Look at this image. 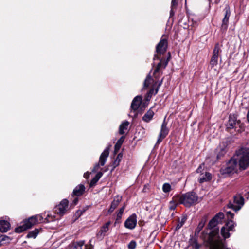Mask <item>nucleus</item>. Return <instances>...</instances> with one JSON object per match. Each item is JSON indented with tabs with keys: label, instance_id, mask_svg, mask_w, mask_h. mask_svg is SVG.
I'll return each mask as SVG.
<instances>
[{
	"label": "nucleus",
	"instance_id": "1",
	"mask_svg": "<svg viewBox=\"0 0 249 249\" xmlns=\"http://www.w3.org/2000/svg\"><path fill=\"white\" fill-rule=\"evenodd\" d=\"M209 249H231L225 247L224 240L222 239L218 234V230H213L209 234L208 239Z\"/></svg>",
	"mask_w": 249,
	"mask_h": 249
},
{
	"label": "nucleus",
	"instance_id": "2",
	"mask_svg": "<svg viewBox=\"0 0 249 249\" xmlns=\"http://www.w3.org/2000/svg\"><path fill=\"white\" fill-rule=\"evenodd\" d=\"M45 214L41 215H36L29 218L28 220L24 221L28 229L32 227L35 224L40 222H50L55 220V216L47 214L46 217Z\"/></svg>",
	"mask_w": 249,
	"mask_h": 249
},
{
	"label": "nucleus",
	"instance_id": "3",
	"mask_svg": "<svg viewBox=\"0 0 249 249\" xmlns=\"http://www.w3.org/2000/svg\"><path fill=\"white\" fill-rule=\"evenodd\" d=\"M175 200L178 199V203L186 207H190L196 203L198 199L197 196L193 192H189L181 196H177Z\"/></svg>",
	"mask_w": 249,
	"mask_h": 249
},
{
	"label": "nucleus",
	"instance_id": "4",
	"mask_svg": "<svg viewBox=\"0 0 249 249\" xmlns=\"http://www.w3.org/2000/svg\"><path fill=\"white\" fill-rule=\"evenodd\" d=\"M235 156L237 159L239 168L245 169L249 165V151L248 150L242 149Z\"/></svg>",
	"mask_w": 249,
	"mask_h": 249
},
{
	"label": "nucleus",
	"instance_id": "5",
	"mask_svg": "<svg viewBox=\"0 0 249 249\" xmlns=\"http://www.w3.org/2000/svg\"><path fill=\"white\" fill-rule=\"evenodd\" d=\"M162 82V79L159 82L158 86L155 89L157 82L154 83V81L152 79L150 75L147 76L144 82V88H147L151 84L152 85V88L149 90L148 93V97H151L152 95H155L158 93L159 88L161 86Z\"/></svg>",
	"mask_w": 249,
	"mask_h": 249
},
{
	"label": "nucleus",
	"instance_id": "6",
	"mask_svg": "<svg viewBox=\"0 0 249 249\" xmlns=\"http://www.w3.org/2000/svg\"><path fill=\"white\" fill-rule=\"evenodd\" d=\"M238 167L239 164L237 162V159L234 156L229 160L226 167L221 169V172L223 174L236 172Z\"/></svg>",
	"mask_w": 249,
	"mask_h": 249
},
{
	"label": "nucleus",
	"instance_id": "7",
	"mask_svg": "<svg viewBox=\"0 0 249 249\" xmlns=\"http://www.w3.org/2000/svg\"><path fill=\"white\" fill-rule=\"evenodd\" d=\"M244 204V199L240 195H236L234 196L233 202H230L228 205L229 208L235 211L239 210Z\"/></svg>",
	"mask_w": 249,
	"mask_h": 249
},
{
	"label": "nucleus",
	"instance_id": "8",
	"mask_svg": "<svg viewBox=\"0 0 249 249\" xmlns=\"http://www.w3.org/2000/svg\"><path fill=\"white\" fill-rule=\"evenodd\" d=\"M69 202L66 199L62 200L60 203L55 207V212L60 216L63 215L68 210Z\"/></svg>",
	"mask_w": 249,
	"mask_h": 249
},
{
	"label": "nucleus",
	"instance_id": "9",
	"mask_svg": "<svg viewBox=\"0 0 249 249\" xmlns=\"http://www.w3.org/2000/svg\"><path fill=\"white\" fill-rule=\"evenodd\" d=\"M235 226V223L231 220L228 221L225 226L221 229V234L223 237L225 239L230 237L229 232L232 231Z\"/></svg>",
	"mask_w": 249,
	"mask_h": 249
},
{
	"label": "nucleus",
	"instance_id": "10",
	"mask_svg": "<svg viewBox=\"0 0 249 249\" xmlns=\"http://www.w3.org/2000/svg\"><path fill=\"white\" fill-rule=\"evenodd\" d=\"M220 52V47L219 44L217 43L215 44V47L214 48L213 53V55L210 62V64L211 67H213L217 65L219 54Z\"/></svg>",
	"mask_w": 249,
	"mask_h": 249
},
{
	"label": "nucleus",
	"instance_id": "11",
	"mask_svg": "<svg viewBox=\"0 0 249 249\" xmlns=\"http://www.w3.org/2000/svg\"><path fill=\"white\" fill-rule=\"evenodd\" d=\"M241 127V124L240 120H237V118L234 116L230 115L228 122L226 124V128L228 129Z\"/></svg>",
	"mask_w": 249,
	"mask_h": 249
},
{
	"label": "nucleus",
	"instance_id": "12",
	"mask_svg": "<svg viewBox=\"0 0 249 249\" xmlns=\"http://www.w3.org/2000/svg\"><path fill=\"white\" fill-rule=\"evenodd\" d=\"M109 148L107 147L106 148L104 151L102 152L101 155L100 156L99 158V163L97 164L94 168V170L96 171L98 170L99 168L100 165L101 166H104L106 163V161L107 160V158L108 157L109 155Z\"/></svg>",
	"mask_w": 249,
	"mask_h": 249
},
{
	"label": "nucleus",
	"instance_id": "13",
	"mask_svg": "<svg viewBox=\"0 0 249 249\" xmlns=\"http://www.w3.org/2000/svg\"><path fill=\"white\" fill-rule=\"evenodd\" d=\"M137 222L136 215L133 214L126 220L124 225L126 228L132 230L135 228Z\"/></svg>",
	"mask_w": 249,
	"mask_h": 249
},
{
	"label": "nucleus",
	"instance_id": "14",
	"mask_svg": "<svg viewBox=\"0 0 249 249\" xmlns=\"http://www.w3.org/2000/svg\"><path fill=\"white\" fill-rule=\"evenodd\" d=\"M167 124L164 121L161 125V130L160 133L159 135L158 139L157 142V143H160L163 139L168 135L169 130L167 127Z\"/></svg>",
	"mask_w": 249,
	"mask_h": 249
},
{
	"label": "nucleus",
	"instance_id": "15",
	"mask_svg": "<svg viewBox=\"0 0 249 249\" xmlns=\"http://www.w3.org/2000/svg\"><path fill=\"white\" fill-rule=\"evenodd\" d=\"M224 218V214L222 213H218L209 223V228H214L219 222H221Z\"/></svg>",
	"mask_w": 249,
	"mask_h": 249
},
{
	"label": "nucleus",
	"instance_id": "16",
	"mask_svg": "<svg viewBox=\"0 0 249 249\" xmlns=\"http://www.w3.org/2000/svg\"><path fill=\"white\" fill-rule=\"evenodd\" d=\"M167 47V41L166 38H162L156 47V52L158 54H162L166 51Z\"/></svg>",
	"mask_w": 249,
	"mask_h": 249
},
{
	"label": "nucleus",
	"instance_id": "17",
	"mask_svg": "<svg viewBox=\"0 0 249 249\" xmlns=\"http://www.w3.org/2000/svg\"><path fill=\"white\" fill-rule=\"evenodd\" d=\"M111 224L110 221L107 222L105 224L103 225L100 231L97 233V236L100 238H103L106 235V233L109 230V226Z\"/></svg>",
	"mask_w": 249,
	"mask_h": 249
},
{
	"label": "nucleus",
	"instance_id": "18",
	"mask_svg": "<svg viewBox=\"0 0 249 249\" xmlns=\"http://www.w3.org/2000/svg\"><path fill=\"white\" fill-rule=\"evenodd\" d=\"M122 197L121 196H116L112 202L111 203L110 208L108 210L109 213H112L118 206L119 203L121 201Z\"/></svg>",
	"mask_w": 249,
	"mask_h": 249
},
{
	"label": "nucleus",
	"instance_id": "19",
	"mask_svg": "<svg viewBox=\"0 0 249 249\" xmlns=\"http://www.w3.org/2000/svg\"><path fill=\"white\" fill-rule=\"evenodd\" d=\"M225 17L222 21V28H224L225 29L227 28V25L228 23L229 18L230 16L231 12L230 8L228 6H227L225 8Z\"/></svg>",
	"mask_w": 249,
	"mask_h": 249
},
{
	"label": "nucleus",
	"instance_id": "20",
	"mask_svg": "<svg viewBox=\"0 0 249 249\" xmlns=\"http://www.w3.org/2000/svg\"><path fill=\"white\" fill-rule=\"evenodd\" d=\"M142 97L141 96H137V97H136L133 100L132 103H131V107L132 109H133L134 110H137L141 102H142Z\"/></svg>",
	"mask_w": 249,
	"mask_h": 249
},
{
	"label": "nucleus",
	"instance_id": "21",
	"mask_svg": "<svg viewBox=\"0 0 249 249\" xmlns=\"http://www.w3.org/2000/svg\"><path fill=\"white\" fill-rule=\"evenodd\" d=\"M167 64V61H166L165 63L162 62V60H160V62L158 64L155 71L154 72V75L155 76L156 78H157L160 72V69L163 67V68H165Z\"/></svg>",
	"mask_w": 249,
	"mask_h": 249
},
{
	"label": "nucleus",
	"instance_id": "22",
	"mask_svg": "<svg viewBox=\"0 0 249 249\" xmlns=\"http://www.w3.org/2000/svg\"><path fill=\"white\" fill-rule=\"evenodd\" d=\"M10 228V223L5 220H0V231L7 232Z\"/></svg>",
	"mask_w": 249,
	"mask_h": 249
},
{
	"label": "nucleus",
	"instance_id": "23",
	"mask_svg": "<svg viewBox=\"0 0 249 249\" xmlns=\"http://www.w3.org/2000/svg\"><path fill=\"white\" fill-rule=\"evenodd\" d=\"M85 187L84 185L80 184L77 186L74 189L73 194L76 196H79L82 195L85 191Z\"/></svg>",
	"mask_w": 249,
	"mask_h": 249
},
{
	"label": "nucleus",
	"instance_id": "24",
	"mask_svg": "<svg viewBox=\"0 0 249 249\" xmlns=\"http://www.w3.org/2000/svg\"><path fill=\"white\" fill-rule=\"evenodd\" d=\"M154 114V112L151 109H149L143 116L142 120L146 122H148L152 119Z\"/></svg>",
	"mask_w": 249,
	"mask_h": 249
},
{
	"label": "nucleus",
	"instance_id": "25",
	"mask_svg": "<svg viewBox=\"0 0 249 249\" xmlns=\"http://www.w3.org/2000/svg\"><path fill=\"white\" fill-rule=\"evenodd\" d=\"M129 123L128 121H124L120 125L119 133L120 134H123L125 132V130L127 129Z\"/></svg>",
	"mask_w": 249,
	"mask_h": 249
},
{
	"label": "nucleus",
	"instance_id": "26",
	"mask_svg": "<svg viewBox=\"0 0 249 249\" xmlns=\"http://www.w3.org/2000/svg\"><path fill=\"white\" fill-rule=\"evenodd\" d=\"M212 177L210 173L206 172L204 175L201 174L199 178V182L202 183L211 179Z\"/></svg>",
	"mask_w": 249,
	"mask_h": 249
},
{
	"label": "nucleus",
	"instance_id": "27",
	"mask_svg": "<svg viewBox=\"0 0 249 249\" xmlns=\"http://www.w3.org/2000/svg\"><path fill=\"white\" fill-rule=\"evenodd\" d=\"M84 244V241L73 243L71 246V249H82V246Z\"/></svg>",
	"mask_w": 249,
	"mask_h": 249
},
{
	"label": "nucleus",
	"instance_id": "28",
	"mask_svg": "<svg viewBox=\"0 0 249 249\" xmlns=\"http://www.w3.org/2000/svg\"><path fill=\"white\" fill-rule=\"evenodd\" d=\"M103 176V173L101 172H98L95 176V177L92 178L90 183V185L91 186H94L97 182V181L99 180V179Z\"/></svg>",
	"mask_w": 249,
	"mask_h": 249
},
{
	"label": "nucleus",
	"instance_id": "29",
	"mask_svg": "<svg viewBox=\"0 0 249 249\" xmlns=\"http://www.w3.org/2000/svg\"><path fill=\"white\" fill-rule=\"evenodd\" d=\"M177 197V196H175L174 197H173V199L172 201H171L170 202V204H169V208L170 210H175V208H176L177 207V205L178 204H179L178 203V199H177V200H175V198Z\"/></svg>",
	"mask_w": 249,
	"mask_h": 249
},
{
	"label": "nucleus",
	"instance_id": "30",
	"mask_svg": "<svg viewBox=\"0 0 249 249\" xmlns=\"http://www.w3.org/2000/svg\"><path fill=\"white\" fill-rule=\"evenodd\" d=\"M206 220L205 218H203L201 219V220L198 225L196 232H199L202 229V228H203L205 224Z\"/></svg>",
	"mask_w": 249,
	"mask_h": 249
},
{
	"label": "nucleus",
	"instance_id": "31",
	"mask_svg": "<svg viewBox=\"0 0 249 249\" xmlns=\"http://www.w3.org/2000/svg\"><path fill=\"white\" fill-rule=\"evenodd\" d=\"M27 229H28V228L26 224H25V223H24V224L23 225L20 226L16 228L15 230V231L17 233H21L24 231L26 230Z\"/></svg>",
	"mask_w": 249,
	"mask_h": 249
},
{
	"label": "nucleus",
	"instance_id": "32",
	"mask_svg": "<svg viewBox=\"0 0 249 249\" xmlns=\"http://www.w3.org/2000/svg\"><path fill=\"white\" fill-rule=\"evenodd\" d=\"M190 244L195 249H199L200 248V245L195 239H191L190 241Z\"/></svg>",
	"mask_w": 249,
	"mask_h": 249
},
{
	"label": "nucleus",
	"instance_id": "33",
	"mask_svg": "<svg viewBox=\"0 0 249 249\" xmlns=\"http://www.w3.org/2000/svg\"><path fill=\"white\" fill-rule=\"evenodd\" d=\"M124 138L122 137L117 142L115 145V151L117 152L120 148L121 146L124 141Z\"/></svg>",
	"mask_w": 249,
	"mask_h": 249
},
{
	"label": "nucleus",
	"instance_id": "34",
	"mask_svg": "<svg viewBox=\"0 0 249 249\" xmlns=\"http://www.w3.org/2000/svg\"><path fill=\"white\" fill-rule=\"evenodd\" d=\"M38 233H39V230L38 229H36L30 231L28 233L27 237L29 238H35L37 236Z\"/></svg>",
	"mask_w": 249,
	"mask_h": 249
},
{
	"label": "nucleus",
	"instance_id": "35",
	"mask_svg": "<svg viewBox=\"0 0 249 249\" xmlns=\"http://www.w3.org/2000/svg\"><path fill=\"white\" fill-rule=\"evenodd\" d=\"M171 189V187L170 184L166 183L163 185L162 190L164 192L168 193L170 191Z\"/></svg>",
	"mask_w": 249,
	"mask_h": 249
},
{
	"label": "nucleus",
	"instance_id": "36",
	"mask_svg": "<svg viewBox=\"0 0 249 249\" xmlns=\"http://www.w3.org/2000/svg\"><path fill=\"white\" fill-rule=\"evenodd\" d=\"M185 221H186V218L185 217L182 218L181 221H178V224L177 225L175 230L177 231V230L179 229L183 225Z\"/></svg>",
	"mask_w": 249,
	"mask_h": 249
},
{
	"label": "nucleus",
	"instance_id": "37",
	"mask_svg": "<svg viewBox=\"0 0 249 249\" xmlns=\"http://www.w3.org/2000/svg\"><path fill=\"white\" fill-rule=\"evenodd\" d=\"M125 209V206H124L121 208L120 209L117 215V219L116 220H119L121 218L122 214L124 211Z\"/></svg>",
	"mask_w": 249,
	"mask_h": 249
},
{
	"label": "nucleus",
	"instance_id": "38",
	"mask_svg": "<svg viewBox=\"0 0 249 249\" xmlns=\"http://www.w3.org/2000/svg\"><path fill=\"white\" fill-rule=\"evenodd\" d=\"M136 247V243L134 241H131L128 245L129 249H135Z\"/></svg>",
	"mask_w": 249,
	"mask_h": 249
},
{
	"label": "nucleus",
	"instance_id": "39",
	"mask_svg": "<svg viewBox=\"0 0 249 249\" xmlns=\"http://www.w3.org/2000/svg\"><path fill=\"white\" fill-rule=\"evenodd\" d=\"M178 0H172V8L178 5Z\"/></svg>",
	"mask_w": 249,
	"mask_h": 249
},
{
	"label": "nucleus",
	"instance_id": "40",
	"mask_svg": "<svg viewBox=\"0 0 249 249\" xmlns=\"http://www.w3.org/2000/svg\"><path fill=\"white\" fill-rule=\"evenodd\" d=\"M226 213H227V215L228 218H233V214L232 213H231V212L227 211L226 212Z\"/></svg>",
	"mask_w": 249,
	"mask_h": 249
},
{
	"label": "nucleus",
	"instance_id": "41",
	"mask_svg": "<svg viewBox=\"0 0 249 249\" xmlns=\"http://www.w3.org/2000/svg\"><path fill=\"white\" fill-rule=\"evenodd\" d=\"M204 167V164H201L200 165L199 167L197 169V173H201V169Z\"/></svg>",
	"mask_w": 249,
	"mask_h": 249
},
{
	"label": "nucleus",
	"instance_id": "42",
	"mask_svg": "<svg viewBox=\"0 0 249 249\" xmlns=\"http://www.w3.org/2000/svg\"><path fill=\"white\" fill-rule=\"evenodd\" d=\"M122 155L121 154H119L117 156V157L116 159H117V160H118V163H117V165H118L119 163V162L121 160V159L122 158Z\"/></svg>",
	"mask_w": 249,
	"mask_h": 249
},
{
	"label": "nucleus",
	"instance_id": "43",
	"mask_svg": "<svg viewBox=\"0 0 249 249\" xmlns=\"http://www.w3.org/2000/svg\"><path fill=\"white\" fill-rule=\"evenodd\" d=\"M83 212H84V210H83V211H81V210L78 211H77V212L76 213V214L77 215H78V216H80L82 214Z\"/></svg>",
	"mask_w": 249,
	"mask_h": 249
},
{
	"label": "nucleus",
	"instance_id": "44",
	"mask_svg": "<svg viewBox=\"0 0 249 249\" xmlns=\"http://www.w3.org/2000/svg\"><path fill=\"white\" fill-rule=\"evenodd\" d=\"M93 247L91 245H85V249H92Z\"/></svg>",
	"mask_w": 249,
	"mask_h": 249
},
{
	"label": "nucleus",
	"instance_id": "45",
	"mask_svg": "<svg viewBox=\"0 0 249 249\" xmlns=\"http://www.w3.org/2000/svg\"><path fill=\"white\" fill-rule=\"evenodd\" d=\"M78 199L77 198H75L73 201V204L75 205L77 204V202H78Z\"/></svg>",
	"mask_w": 249,
	"mask_h": 249
},
{
	"label": "nucleus",
	"instance_id": "46",
	"mask_svg": "<svg viewBox=\"0 0 249 249\" xmlns=\"http://www.w3.org/2000/svg\"><path fill=\"white\" fill-rule=\"evenodd\" d=\"M89 176V173H85L84 175V177L85 178H88Z\"/></svg>",
	"mask_w": 249,
	"mask_h": 249
},
{
	"label": "nucleus",
	"instance_id": "47",
	"mask_svg": "<svg viewBox=\"0 0 249 249\" xmlns=\"http://www.w3.org/2000/svg\"><path fill=\"white\" fill-rule=\"evenodd\" d=\"M177 6V5L175 6H174L173 8H172V7L171 6V11H170V14H171V15H173V14H174V12H173V9L174 8H175Z\"/></svg>",
	"mask_w": 249,
	"mask_h": 249
},
{
	"label": "nucleus",
	"instance_id": "48",
	"mask_svg": "<svg viewBox=\"0 0 249 249\" xmlns=\"http://www.w3.org/2000/svg\"><path fill=\"white\" fill-rule=\"evenodd\" d=\"M118 160L117 159H116L114 161V164L115 165V166H117V163H118Z\"/></svg>",
	"mask_w": 249,
	"mask_h": 249
},
{
	"label": "nucleus",
	"instance_id": "49",
	"mask_svg": "<svg viewBox=\"0 0 249 249\" xmlns=\"http://www.w3.org/2000/svg\"><path fill=\"white\" fill-rule=\"evenodd\" d=\"M118 160L117 159H116L114 161V164L115 165V166H117V163H118Z\"/></svg>",
	"mask_w": 249,
	"mask_h": 249
},
{
	"label": "nucleus",
	"instance_id": "50",
	"mask_svg": "<svg viewBox=\"0 0 249 249\" xmlns=\"http://www.w3.org/2000/svg\"><path fill=\"white\" fill-rule=\"evenodd\" d=\"M5 237H0V241L4 240V238Z\"/></svg>",
	"mask_w": 249,
	"mask_h": 249
},
{
	"label": "nucleus",
	"instance_id": "51",
	"mask_svg": "<svg viewBox=\"0 0 249 249\" xmlns=\"http://www.w3.org/2000/svg\"><path fill=\"white\" fill-rule=\"evenodd\" d=\"M156 58H158V57L156 55H155L154 59H155Z\"/></svg>",
	"mask_w": 249,
	"mask_h": 249
}]
</instances>
